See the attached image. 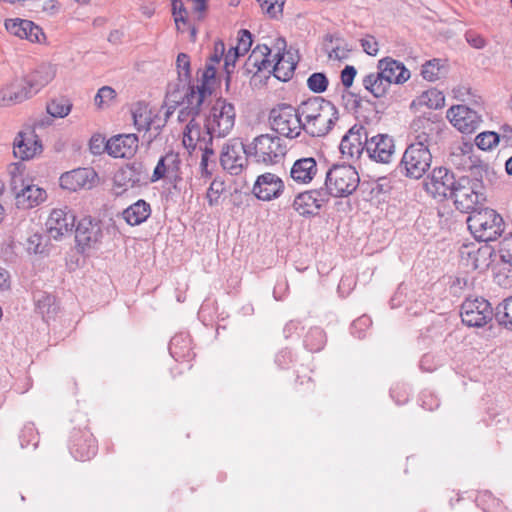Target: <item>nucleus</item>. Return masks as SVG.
Instances as JSON below:
<instances>
[{"label": "nucleus", "instance_id": "f257e3e1", "mask_svg": "<svg viewBox=\"0 0 512 512\" xmlns=\"http://www.w3.org/2000/svg\"><path fill=\"white\" fill-rule=\"evenodd\" d=\"M302 130L311 137H325L339 120L334 103L321 96H312L298 106Z\"/></svg>", "mask_w": 512, "mask_h": 512}, {"label": "nucleus", "instance_id": "f03ea898", "mask_svg": "<svg viewBox=\"0 0 512 512\" xmlns=\"http://www.w3.org/2000/svg\"><path fill=\"white\" fill-rule=\"evenodd\" d=\"M482 257H485L486 268L498 285L512 283V233L495 245L482 246Z\"/></svg>", "mask_w": 512, "mask_h": 512}, {"label": "nucleus", "instance_id": "7ed1b4c3", "mask_svg": "<svg viewBox=\"0 0 512 512\" xmlns=\"http://www.w3.org/2000/svg\"><path fill=\"white\" fill-rule=\"evenodd\" d=\"M236 111L232 103L219 97L212 105L209 114L205 118L204 128L209 136L210 144L213 137H225L229 134L235 124Z\"/></svg>", "mask_w": 512, "mask_h": 512}, {"label": "nucleus", "instance_id": "20e7f679", "mask_svg": "<svg viewBox=\"0 0 512 512\" xmlns=\"http://www.w3.org/2000/svg\"><path fill=\"white\" fill-rule=\"evenodd\" d=\"M359 183V174L350 164H333L326 172L325 189L330 197H347Z\"/></svg>", "mask_w": 512, "mask_h": 512}, {"label": "nucleus", "instance_id": "39448f33", "mask_svg": "<svg viewBox=\"0 0 512 512\" xmlns=\"http://www.w3.org/2000/svg\"><path fill=\"white\" fill-rule=\"evenodd\" d=\"M286 154V145L276 135L261 134L248 144V155L256 163L273 165L281 161Z\"/></svg>", "mask_w": 512, "mask_h": 512}, {"label": "nucleus", "instance_id": "423d86ee", "mask_svg": "<svg viewBox=\"0 0 512 512\" xmlns=\"http://www.w3.org/2000/svg\"><path fill=\"white\" fill-rule=\"evenodd\" d=\"M501 326L512 327V296L499 303L495 312L491 302L482 299V336L497 335Z\"/></svg>", "mask_w": 512, "mask_h": 512}, {"label": "nucleus", "instance_id": "0eeeda50", "mask_svg": "<svg viewBox=\"0 0 512 512\" xmlns=\"http://www.w3.org/2000/svg\"><path fill=\"white\" fill-rule=\"evenodd\" d=\"M431 161L429 147L423 142H414L406 148L398 169L406 177L420 179L429 170Z\"/></svg>", "mask_w": 512, "mask_h": 512}, {"label": "nucleus", "instance_id": "6e6552de", "mask_svg": "<svg viewBox=\"0 0 512 512\" xmlns=\"http://www.w3.org/2000/svg\"><path fill=\"white\" fill-rule=\"evenodd\" d=\"M300 113L298 107L282 103L272 108L269 113L271 128L278 134L287 138H296L302 131Z\"/></svg>", "mask_w": 512, "mask_h": 512}, {"label": "nucleus", "instance_id": "1a4fd4ad", "mask_svg": "<svg viewBox=\"0 0 512 512\" xmlns=\"http://www.w3.org/2000/svg\"><path fill=\"white\" fill-rule=\"evenodd\" d=\"M21 164H13V170L10 171V188L15 196L16 206L19 209H30L39 205L46 199V191L36 185H24L21 175H17Z\"/></svg>", "mask_w": 512, "mask_h": 512}, {"label": "nucleus", "instance_id": "9d476101", "mask_svg": "<svg viewBox=\"0 0 512 512\" xmlns=\"http://www.w3.org/2000/svg\"><path fill=\"white\" fill-rule=\"evenodd\" d=\"M103 238L102 222L92 217L82 218L76 225L75 241L77 251L87 254L90 250L98 249Z\"/></svg>", "mask_w": 512, "mask_h": 512}, {"label": "nucleus", "instance_id": "9b49d317", "mask_svg": "<svg viewBox=\"0 0 512 512\" xmlns=\"http://www.w3.org/2000/svg\"><path fill=\"white\" fill-rule=\"evenodd\" d=\"M248 145L239 138L229 140L220 153V164L229 174L237 176L248 166Z\"/></svg>", "mask_w": 512, "mask_h": 512}, {"label": "nucleus", "instance_id": "f8f14e48", "mask_svg": "<svg viewBox=\"0 0 512 512\" xmlns=\"http://www.w3.org/2000/svg\"><path fill=\"white\" fill-rule=\"evenodd\" d=\"M443 121L442 118L432 112H426L416 117L410 128L415 134V142H423L427 147L435 142V139L439 132L442 130Z\"/></svg>", "mask_w": 512, "mask_h": 512}, {"label": "nucleus", "instance_id": "ddd939ff", "mask_svg": "<svg viewBox=\"0 0 512 512\" xmlns=\"http://www.w3.org/2000/svg\"><path fill=\"white\" fill-rule=\"evenodd\" d=\"M458 181L453 172L444 167L435 168L429 180L424 183L426 191L434 198L444 200L451 198Z\"/></svg>", "mask_w": 512, "mask_h": 512}, {"label": "nucleus", "instance_id": "4468645a", "mask_svg": "<svg viewBox=\"0 0 512 512\" xmlns=\"http://www.w3.org/2000/svg\"><path fill=\"white\" fill-rule=\"evenodd\" d=\"M149 179L148 170L140 161H133L120 168L113 177L114 187L123 188L116 192L117 195L127 190V187H137L147 184Z\"/></svg>", "mask_w": 512, "mask_h": 512}, {"label": "nucleus", "instance_id": "2eb2a0df", "mask_svg": "<svg viewBox=\"0 0 512 512\" xmlns=\"http://www.w3.org/2000/svg\"><path fill=\"white\" fill-rule=\"evenodd\" d=\"M329 200L330 195L327 189L321 187L297 194L293 201V208L303 217L316 216Z\"/></svg>", "mask_w": 512, "mask_h": 512}, {"label": "nucleus", "instance_id": "dca6fc26", "mask_svg": "<svg viewBox=\"0 0 512 512\" xmlns=\"http://www.w3.org/2000/svg\"><path fill=\"white\" fill-rule=\"evenodd\" d=\"M69 450L76 460L87 461L96 455L98 445L87 428H74L70 433Z\"/></svg>", "mask_w": 512, "mask_h": 512}, {"label": "nucleus", "instance_id": "f3484780", "mask_svg": "<svg viewBox=\"0 0 512 512\" xmlns=\"http://www.w3.org/2000/svg\"><path fill=\"white\" fill-rule=\"evenodd\" d=\"M367 129L361 124H354L342 137L339 149L348 160L358 159L366 151Z\"/></svg>", "mask_w": 512, "mask_h": 512}, {"label": "nucleus", "instance_id": "a211bd4d", "mask_svg": "<svg viewBox=\"0 0 512 512\" xmlns=\"http://www.w3.org/2000/svg\"><path fill=\"white\" fill-rule=\"evenodd\" d=\"M446 117L457 130L467 135L474 133L480 122L477 112L463 104L451 106Z\"/></svg>", "mask_w": 512, "mask_h": 512}, {"label": "nucleus", "instance_id": "6ab92c4d", "mask_svg": "<svg viewBox=\"0 0 512 512\" xmlns=\"http://www.w3.org/2000/svg\"><path fill=\"white\" fill-rule=\"evenodd\" d=\"M366 152L372 160L387 164L391 161L395 153V143L392 136L388 134H377L372 137L367 136Z\"/></svg>", "mask_w": 512, "mask_h": 512}, {"label": "nucleus", "instance_id": "aec40b11", "mask_svg": "<svg viewBox=\"0 0 512 512\" xmlns=\"http://www.w3.org/2000/svg\"><path fill=\"white\" fill-rule=\"evenodd\" d=\"M284 182L276 174L267 172L259 175L253 185L252 193L261 201H271L281 196Z\"/></svg>", "mask_w": 512, "mask_h": 512}, {"label": "nucleus", "instance_id": "412c9836", "mask_svg": "<svg viewBox=\"0 0 512 512\" xmlns=\"http://www.w3.org/2000/svg\"><path fill=\"white\" fill-rule=\"evenodd\" d=\"M75 220V215L67 210V207L65 209H53L46 222L49 237L59 240L64 234L72 232Z\"/></svg>", "mask_w": 512, "mask_h": 512}, {"label": "nucleus", "instance_id": "4be33fe9", "mask_svg": "<svg viewBox=\"0 0 512 512\" xmlns=\"http://www.w3.org/2000/svg\"><path fill=\"white\" fill-rule=\"evenodd\" d=\"M503 232V218L493 209L482 208V246L495 245Z\"/></svg>", "mask_w": 512, "mask_h": 512}, {"label": "nucleus", "instance_id": "5701e85b", "mask_svg": "<svg viewBox=\"0 0 512 512\" xmlns=\"http://www.w3.org/2000/svg\"><path fill=\"white\" fill-rule=\"evenodd\" d=\"M96 178L97 174L92 168H78L61 175L60 187L69 191L90 189L94 186Z\"/></svg>", "mask_w": 512, "mask_h": 512}, {"label": "nucleus", "instance_id": "b1692460", "mask_svg": "<svg viewBox=\"0 0 512 512\" xmlns=\"http://www.w3.org/2000/svg\"><path fill=\"white\" fill-rule=\"evenodd\" d=\"M455 206L461 212L469 213L473 210H480L478 206L479 194L467 178H460L452 195Z\"/></svg>", "mask_w": 512, "mask_h": 512}, {"label": "nucleus", "instance_id": "393cba45", "mask_svg": "<svg viewBox=\"0 0 512 512\" xmlns=\"http://www.w3.org/2000/svg\"><path fill=\"white\" fill-rule=\"evenodd\" d=\"M181 159L178 153L169 151L161 156L158 160L156 167L153 170L152 176L148 179L154 183L164 178L170 180H180Z\"/></svg>", "mask_w": 512, "mask_h": 512}, {"label": "nucleus", "instance_id": "a878e982", "mask_svg": "<svg viewBox=\"0 0 512 512\" xmlns=\"http://www.w3.org/2000/svg\"><path fill=\"white\" fill-rule=\"evenodd\" d=\"M5 27L8 32L21 39H27L35 43H41L45 39L42 28L30 20L19 18L7 19Z\"/></svg>", "mask_w": 512, "mask_h": 512}, {"label": "nucleus", "instance_id": "bb28decb", "mask_svg": "<svg viewBox=\"0 0 512 512\" xmlns=\"http://www.w3.org/2000/svg\"><path fill=\"white\" fill-rule=\"evenodd\" d=\"M136 134H119L108 140V154L114 158H130L138 150Z\"/></svg>", "mask_w": 512, "mask_h": 512}, {"label": "nucleus", "instance_id": "cd10ccee", "mask_svg": "<svg viewBox=\"0 0 512 512\" xmlns=\"http://www.w3.org/2000/svg\"><path fill=\"white\" fill-rule=\"evenodd\" d=\"M379 73L385 77L388 84H403L410 78V71L400 61L390 57L379 60L377 65Z\"/></svg>", "mask_w": 512, "mask_h": 512}, {"label": "nucleus", "instance_id": "c85d7f7f", "mask_svg": "<svg viewBox=\"0 0 512 512\" xmlns=\"http://www.w3.org/2000/svg\"><path fill=\"white\" fill-rule=\"evenodd\" d=\"M277 46L279 51L274 56L275 64L269 73H272L278 80L287 82L293 77L297 63L292 58L285 59L286 41L284 38L277 39Z\"/></svg>", "mask_w": 512, "mask_h": 512}, {"label": "nucleus", "instance_id": "c756f323", "mask_svg": "<svg viewBox=\"0 0 512 512\" xmlns=\"http://www.w3.org/2000/svg\"><path fill=\"white\" fill-rule=\"evenodd\" d=\"M41 150V141L36 136H27L20 132L14 141V156L21 160L33 158Z\"/></svg>", "mask_w": 512, "mask_h": 512}, {"label": "nucleus", "instance_id": "7c9ffc66", "mask_svg": "<svg viewBox=\"0 0 512 512\" xmlns=\"http://www.w3.org/2000/svg\"><path fill=\"white\" fill-rule=\"evenodd\" d=\"M32 88L28 86L26 77L12 82L9 86L1 91L3 101H7L8 104L21 103L33 95L35 92L31 91Z\"/></svg>", "mask_w": 512, "mask_h": 512}, {"label": "nucleus", "instance_id": "2f4dec72", "mask_svg": "<svg viewBox=\"0 0 512 512\" xmlns=\"http://www.w3.org/2000/svg\"><path fill=\"white\" fill-rule=\"evenodd\" d=\"M463 156V162L469 170L480 169V156L477 152L480 150V134H477L473 140L471 137H463L460 147Z\"/></svg>", "mask_w": 512, "mask_h": 512}, {"label": "nucleus", "instance_id": "473e14b6", "mask_svg": "<svg viewBox=\"0 0 512 512\" xmlns=\"http://www.w3.org/2000/svg\"><path fill=\"white\" fill-rule=\"evenodd\" d=\"M317 173V163L312 157L298 159L294 162L290 175L300 183L310 182Z\"/></svg>", "mask_w": 512, "mask_h": 512}, {"label": "nucleus", "instance_id": "72a5a7b5", "mask_svg": "<svg viewBox=\"0 0 512 512\" xmlns=\"http://www.w3.org/2000/svg\"><path fill=\"white\" fill-rule=\"evenodd\" d=\"M213 93V88H205L201 85H193L191 82L187 86L184 94V102L189 109L194 110V115H200L202 104L207 96Z\"/></svg>", "mask_w": 512, "mask_h": 512}, {"label": "nucleus", "instance_id": "f704fd0d", "mask_svg": "<svg viewBox=\"0 0 512 512\" xmlns=\"http://www.w3.org/2000/svg\"><path fill=\"white\" fill-rule=\"evenodd\" d=\"M150 214V204L143 199L136 201L122 212L123 219L130 226L142 224L148 219Z\"/></svg>", "mask_w": 512, "mask_h": 512}, {"label": "nucleus", "instance_id": "c9c22d12", "mask_svg": "<svg viewBox=\"0 0 512 512\" xmlns=\"http://www.w3.org/2000/svg\"><path fill=\"white\" fill-rule=\"evenodd\" d=\"M362 85L365 90L378 99L385 98L391 87L378 70L365 75L362 79Z\"/></svg>", "mask_w": 512, "mask_h": 512}, {"label": "nucleus", "instance_id": "e433bc0d", "mask_svg": "<svg viewBox=\"0 0 512 512\" xmlns=\"http://www.w3.org/2000/svg\"><path fill=\"white\" fill-rule=\"evenodd\" d=\"M25 77L28 81V86L32 88L31 91L37 94L55 77V71L50 65L41 64Z\"/></svg>", "mask_w": 512, "mask_h": 512}, {"label": "nucleus", "instance_id": "4c0bfd02", "mask_svg": "<svg viewBox=\"0 0 512 512\" xmlns=\"http://www.w3.org/2000/svg\"><path fill=\"white\" fill-rule=\"evenodd\" d=\"M36 309L44 319L49 320L56 316L59 310V304L56 297L45 291H37L34 294Z\"/></svg>", "mask_w": 512, "mask_h": 512}, {"label": "nucleus", "instance_id": "58836bf2", "mask_svg": "<svg viewBox=\"0 0 512 512\" xmlns=\"http://www.w3.org/2000/svg\"><path fill=\"white\" fill-rule=\"evenodd\" d=\"M445 104V96L442 91L431 88L424 91L417 99L411 103V108L415 106H427L429 109H439Z\"/></svg>", "mask_w": 512, "mask_h": 512}, {"label": "nucleus", "instance_id": "ea45409f", "mask_svg": "<svg viewBox=\"0 0 512 512\" xmlns=\"http://www.w3.org/2000/svg\"><path fill=\"white\" fill-rule=\"evenodd\" d=\"M478 299L471 300L467 298L461 305V319L462 323L468 327H480V310Z\"/></svg>", "mask_w": 512, "mask_h": 512}, {"label": "nucleus", "instance_id": "a19ab883", "mask_svg": "<svg viewBox=\"0 0 512 512\" xmlns=\"http://www.w3.org/2000/svg\"><path fill=\"white\" fill-rule=\"evenodd\" d=\"M189 83L190 81H184L183 79L180 80L178 78L177 82L168 84L166 91V102L170 104V106L167 111V115L171 113V108L175 109L178 105L184 103V94L182 91L186 86H188Z\"/></svg>", "mask_w": 512, "mask_h": 512}, {"label": "nucleus", "instance_id": "79ce46f5", "mask_svg": "<svg viewBox=\"0 0 512 512\" xmlns=\"http://www.w3.org/2000/svg\"><path fill=\"white\" fill-rule=\"evenodd\" d=\"M304 347L310 352H319L326 344V334L320 327L310 328L304 336Z\"/></svg>", "mask_w": 512, "mask_h": 512}, {"label": "nucleus", "instance_id": "37998d69", "mask_svg": "<svg viewBox=\"0 0 512 512\" xmlns=\"http://www.w3.org/2000/svg\"><path fill=\"white\" fill-rule=\"evenodd\" d=\"M132 118L138 131L150 129L152 118L148 106L144 102H137L132 108Z\"/></svg>", "mask_w": 512, "mask_h": 512}, {"label": "nucleus", "instance_id": "c03bdc74", "mask_svg": "<svg viewBox=\"0 0 512 512\" xmlns=\"http://www.w3.org/2000/svg\"><path fill=\"white\" fill-rule=\"evenodd\" d=\"M363 101L372 104L371 100L366 96H361L359 93L349 91V89H344L342 91L341 104L348 112H358Z\"/></svg>", "mask_w": 512, "mask_h": 512}, {"label": "nucleus", "instance_id": "a18cd8bd", "mask_svg": "<svg viewBox=\"0 0 512 512\" xmlns=\"http://www.w3.org/2000/svg\"><path fill=\"white\" fill-rule=\"evenodd\" d=\"M443 70L445 65L441 64V59L433 58L422 65L421 75L425 80L434 82L441 78Z\"/></svg>", "mask_w": 512, "mask_h": 512}, {"label": "nucleus", "instance_id": "49530a36", "mask_svg": "<svg viewBox=\"0 0 512 512\" xmlns=\"http://www.w3.org/2000/svg\"><path fill=\"white\" fill-rule=\"evenodd\" d=\"M72 104L69 99L60 97L47 103V112L54 118H63L71 111Z\"/></svg>", "mask_w": 512, "mask_h": 512}, {"label": "nucleus", "instance_id": "de8ad7c7", "mask_svg": "<svg viewBox=\"0 0 512 512\" xmlns=\"http://www.w3.org/2000/svg\"><path fill=\"white\" fill-rule=\"evenodd\" d=\"M271 48L266 44L257 45L247 59H253L256 66H261V70H265L270 66L269 56Z\"/></svg>", "mask_w": 512, "mask_h": 512}, {"label": "nucleus", "instance_id": "09e8293b", "mask_svg": "<svg viewBox=\"0 0 512 512\" xmlns=\"http://www.w3.org/2000/svg\"><path fill=\"white\" fill-rule=\"evenodd\" d=\"M329 80L324 72H314L307 79V87L315 94H321L328 88Z\"/></svg>", "mask_w": 512, "mask_h": 512}, {"label": "nucleus", "instance_id": "8fccbe9b", "mask_svg": "<svg viewBox=\"0 0 512 512\" xmlns=\"http://www.w3.org/2000/svg\"><path fill=\"white\" fill-rule=\"evenodd\" d=\"M22 448L32 444L35 448L38 445V433L33 423H27L23 426L19 435Z\"/></svg>", "mask_w": 512, "mask_h": 512}, {"label": "nucleus", "instance_id": "3c124183", "mask_svg": "<svg viewBox=\"0 0 512 512\" xmlns=\"http://www.w3.org/2000/svg\"><path fill=\"white\" fill-rule=\"evenodd\" d=\"M48 238L45 235L34 233L27 239V251L34 254H43L46 250Z\"/></svg>", "mask_w": 512, "mask_h": 512}, {"label": "nucleus", "instance_id": "603ef678", "mask_svg": "<svg viewBox=\"0 0 512 512\" xmlns=\"http://www.w3.org/2000/svg\"><path fill=\"white\" fill-rule=\"evenodd\" d=\"M178 78L191 81L190 57L186 53H179L176 59Z\"/></svg>", "mask_w": 512, "mask_h": 512}, {"label": "nucleus", "instance_id": "864d4df0", "mask_svg": "<svg viewBox=\"0 0 512 512\" xmlns=\"http://www.w3.org/2000/svg\"><path fill=\"white\" fill-rule=\"evenodd\" d=\"M253 43V35L247 29H241L239 31V36L237 39V45L232 46L233 49L237 50V52L243 56L245 55L251 48Z\"/></svg>", "mask_w": 512, "mask_h": 512}, {"label": "nucleus", "instance_id": "5fc2aeb1", "mask_svg": "<svg viewBox=\"0 0 512 512\" xmlns=\"http://www.w3.org/2000/svg\"><path fill=\"white\" fill-rule=\"evenodd\" d=\"M216 75H217L216 65L207 61L205 64V68L202 71L199 85H201L205 88H213V84L216 81Z\"/></svg>", "mask_w": 512, "mask_h": 512}, {"label": "nucleus", "instance_id": "6e6d98bb", "mask_svg": "<svg viewBox=\"0 0 512 512\" xmlns=\"http://www.w3.org/2000/svg\"><path fill=\"white\" fill-rule=\"evenodd\" d=\"M260 6L271 18H277L282 14L285 0H257Z\"/></svg>", "mask_w": 512, "mask_h": 512}, {"label": "nucleus", "instance_id": "4d7b16f0", "mask_svg": "<svg viewBox=\"0 0 512 512\" xmlns=\"http://www.w3.org/2000/svg\"><path fill=\"white\" fill-rule=\"evenodd\" d=\"M89 150L94 155H101L103 152L108 153V141L100 134H95L89 141Z\"/></svg>", "mask_w": 512, "mask_h": 512}, {"label": "nucleus", "instance_id": "13d9d810", "mask_svg": "<svg viewBox=\"0 0 512 512\" xmlns=\"http://www.w3.org/2000/svg\"><path fill=\"white\" fill-rule=\"evenodd\" d=\"M470 215L467 217L468 229L473 235L474 239L480 243V210H473L469 212Z\"/></svg>", "mask_w": 512, "mask_h": 512}, {"label": "nucleus", "instance_id": "bf43d9fd", "mask_svg": "<svg viewBox=\"0 0 512 512\" xmlns=\"http://www.w3.org/2000/svg\"><path fill=\"white\" fill-rule=\"evenodd\" d=\"M391 186L385 177L378 178L370 184L371 197H379L381 194L388 193Z\"/></svg>", "mask_w": 512, "mask_h": 512}, {"label": "nucleus", "instance_id": "052dcab7", "mask_svg": "<svg viewBox=\"0 0 512 512\" xmlns=\"http://www.w3.org/2000/svg\"><path fill=\"white\" fill-rule=\"evenodd\" d=\"M500 142V135L494 131H482V151L494 149Z\"/></svg>", "mask_w": 512, "mask_h": 512}, {"label": "nucleus", "instance_id": "680f3d73", "mask_svg": "<svg viewBox=\"0 0 512 512\" xmlns=\"http://www.w3.org/2000/svg\"><path fill=\"white\" fill-rule=\"evenodd\" d=\"M116 92L113 88L110 86H103L100 88L97 92V94L94 97L95 104L98 107H102L103 104L107 103L108 101L115 98Z\"/></svg>", "mask_w": 512, "mask_h": 512}, {"label": "nucleus", "instance_id": "e2e57ef3", "mask_svg": "<svg viewBox=\"0 0 512 512\" xmlns=\"http://www.w3.org/2000/svg\"><path fill=\"white\" fill-rule=\"evenodd\" d=\"M357 75V70L352 65H346L340 73L341 83L344 89H349L353 85L354 79Z\"/></svg>", "mask_w": 512, "mask_h": 512}, {"label": "nucleus", "instance_id": "0e129e2a", "mask_svg": "<svg viewBox=\"0 0 512 512\" xmlns=\"http://www.w3.org/2000/svg\"><path fill=\"white\" fill-rule=\"evenodd\" d=\"M203 141H205V147L202 149V157L200 162V167L202 170V174H211V172L208 170L209 166V158L210 156L214 155V150L212 148V143L210 144L209 139L206 141L205 137L203 138Z\"/></svg>", "mask_w": 512, "mask_h": 512}, {"label": "nucleus", "instance_id": "69168bd1", "mask_svg": "<svg viewBox=\"0 0 512 512\" xmlns=\"http://www.w3.org/2000/svg\"><path fill=\"white\" fill-rule=\"evenodd\" d=\"M469 245H463L460 253H461V258L462 260H465V255L467 256L466 258V266H471L473 269H477L478 268V257H477V254L480 252V248H478L477 250H470L469 249Z\"/></svg>", "mask_w": 512, "mask_h": 512}, {"label": "nucleus", "instance_id": "338daca9", "mask_svg": "<svg viewBox=\"0 0 512 512\" xmlns=\"http://www.w3.org/2000/svg\"><path fill=\"white\" fill-rule=\"evenodd\" d=\"M225 54V44L222 40H218L214 43L213 53L207 61L217 65L225 57Z\"/></svg>", "mask_w": 512, "mask_h": 512}, {"label": "nucleus", "instance_id": "774afa93", "mask_svg": "<svg viewBox=\"0 0 512 512\" xmlns=\"http://www.w3.org/2000/svg\"><path fill=\"white\" fill-rule=\"evenodd\" d=\"M172 12L174 16V21L177 25L179 22L186 23L187 18L185 15L187 14V11L182 1L172 0Z\"/></svg>", "mask_w": 512, "mask_h": 512}]
</instances>
